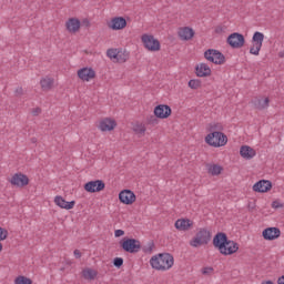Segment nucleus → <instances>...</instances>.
<instances>
[{
	"label": "nucleus",
	"mask_w": 284,
	"mask_h": 284,
	"mask_svg": "<svg viewBox=\"0 0 284 284\" xmlns=\"http://www.w3.org/2000/svg\"><path fill=\"white\" fill-rule=\"evenodd\" d=\"M54 203L55 205H58V207H61L62 210H72L74 205H77L75 201L68 202L61 195H57L54 197Z\"/></svg>",
	"instance_id": "nucleus-19"
},
{
	"label": "nucleus",
	"mask_w": 284,
	"mask_h": 284,
	"mask_svg": "<svg viewBox=\"0 0 284 284\" xmlns=\"http://www.w3.org/2000/svg\"><path fill=\"white\" fill-rule=\"evenodd\" d=\"M212 241V233L207 229H200L195 236L190 241L191 247H201Z\"/></svg>",
	"instance_id": "nucleus-4"
},
{
	"label": "nucleus",
	"mask_w": 284,
	"mask_h": 284,
	"mask_svg": "<svg viewBox=\"0 0 284 284\" xmlns=\"http://www.w3.org/2000/svg\"><path fill=\"white\" fill-rule=\"evenodd\" d=\"M195 74L196 77H211L212 75V69H210V65L206 63H200L195 67Z\"/></svg>",
	"instance_id": "nucleus-22"
},
{
	"label": "nucleus",
	"mask_w": 284,
	"mask_h": 284,
	"mask_svg": "<svg viewBox=\"0 0 284 284\" xmlns=\"http://www.w3.org/2000/svg\"><path fill=\"white\" fill-rule=\"evenodd\" d=\"M272 190V181L268 180H260L253 185L254 192L265 193Z\"/></svg>",
	"instance_id": "nucleus-17"
},
{
	"label": "nucleus",
	"mask_w": 284,
	"mask_h": 284,
	"mask_svg": "<svg viewBox=\"0 0 284 284\" xmlns=\"http://www.w3.org/2000/svg\"><path fill=\"white\" fill-rule=\"evenodd\" d=\"M212 272H214L213 267H204V268H202V274H204V275L212 274Z\"/></svg>",
	"instance_id": "nucleus-38"
},
{
	"label": "nucleus",
	"mask_w": 284,
	"mask_h": 284,
	"mask_svg": "<svg viewBox=\"0 0 284 284\" xmlns=\"http://www.w3.org/2000/svg\"><path fill=\"white\" fill-rule=\"evenodd\" d=\"M41 113V108H36L32 110V115L33 116H39V114Z\"/></svg>",
	"instance_id": "nucleus-43"
},
{
	"label": "nucleus",
	"mask_w": 284,
	"mask_h": 284,
	"mask_svg": "<svg viewBox=\"0 0 284 284\" xmlns=\"http://www.w3.org/2000/svg\"><path fill=\"white\" fill-rule=\"evenodd\" d=\"M8 239V230L0 227V241H6Z\"/></svg>",
	"instance_id": "nucleus-36"
},
{
	"label": "nucleus",
	"mask_w": 284,
	"mask_h": 284,
	"mask_svg": "<svg viewBox=\"0 0 284 284\" xmlns=\"http://www.w3.org/2000/svg\"><path fill=\"white\" fill-rule=\"evenodd\" d=\"M172 114V108L168 104L156 105L154 109V115L156 119H168Z\"/></svg>",
	"instance_id": "nucleus-13"
},
{
	"label": "nucleus",
	"mask_w": 284,
	"mask_h": 284,
	"mask_svg": "<svg viewBox=\"0 0 284 284\" xmlns=\"http://www.w3.org/2000/svg\"><path fill=\"white\" fill-rule=\"evenodd\" d=\"M223 31V29L221 28V27H217L216 29H215V32H222Z\"/></svg>",
	"instance_id": "nucleus-45"
},
{
	"label": "nucleus",
	"mask_w": 284,
	"mask_h": 284,
	"mask_svg": "<svg viewBox=\"0 0 284 284\" xmlns=\"http://www.w3.org/2000/svg\"><path fill=\"white\" fill-rule=\"evenodd\" d=\"M84 278H89L90 281H93V278H97V272H94L92 268H87L82 272Z\"/></svg>",
	"instance_id": "nucleus-29"
},
{
	"label": "nucleus",
	"mask_w": 284,
	"mask_h": 284,
	"mask_svg": "<svg viewBox=\"0 0 284 284\" xmlns=\"http://www.w3.org/2000/svg\"><path fill=\"white\" fill-rule=\"evenodd\" d=\"M204 58L206 61H210L211 63H215V65H223L225 63V55L215 49H207L204 52Z\"/></svg>",
	"instance_id": "nucleus-7"
},
{
	"label": "nucleus",
	"mask_w": 284,
	"mask_h": 284,
	"mask_svg": "<svg viewBox=\"0 0 284 284\" xmlns=\"http://www.w3.org/2000/svg\"><path fill=\"white\" fill-rule=\"evenodd\" d=\"M205 143L212 148H223L227 144V135L221 131H214L205 136Z\"/></svg>",
	"instance_id": "nucleus-3"
},
{
	"label": "nucleus",
	"mask_w": 284,
	"mask_h": 284,
	"mask_svg": "<svg viewBox=\"0 0 284 284\" xmlns=\"http://www.w3.org/2000/svg\"><path fill=\"white\" fill-rule=\"evenodd\" d=\"M0 252H3V244L0 242Z\"/></svg>",
	"instance_id": "nucleus-46"
},
{
	"label": "nucleus",
	"mask_w": 284,
	"mask_h": 284,
	"mask_svg": "<svg viewBox=\"0 0 284 284\" xmlns=\"http://www.w3.org/2000/svg\"><path fill=\"white\" fill-rule=\"evenodd\" d=\"M14 284H32V281L29 277L19 275L18 277H16Z\"/></svg>",
	"instance_id": "nucleus-30"
},
{
	"label": "nucleus",
	"mask_w": 284,
	"mask_h": 284,
	"mask_svg": "<svg viewBox=\"0 0 284 284\" xmlns=\"http://www.w3.org/2000/svg\"><path fill=\"white\" fill-rule=\"evenodd\" d=\"M113 265L114 267H118V270L123 267V257H115L113 260Z\"/></svg>",
	"instance_id": "nucleus-35"
},
{
	"label": "nucleus",
	"mask_w": 284,
	"mask_h": 284,
	"mask_svg": "<svg viewBox=\"0 0 284 284\" xmlns=\"http://www.w3.org/2000/svg\"><path fill=\"white\" fill-rule=\"evenodd\" d=\"M133 130L136 134H145V125L143 124L134 125Z\"/></svg>",
	"instance_id": "nucleus-33"
},
{
	"label": "nucleus",
	"mask_w": 284,
	"mask_h": 284,
	"mask_svg": "<svg viewBox=\"0 0 284 284\" xmlns=\"http://www.w3.org/2000/svg\"><path fill=\"white\" fill-rule=\"evenodd\" d=\"M129 54L125 51H118V55L115 58V61H118V63H125L129 59Z\"/></svg>",
	"instance_id": "nucleus-28"
},
{
	"label": "nucleus",
	"mask_w": 284,
	"mask_h": 284,
	"mask_svg": "<svg viewBox=\"0 0 284 284\" xmlns=\"http://www.w3.org/2000/svg\"><path fill=\"white\" fill-rule=\"evenodd\" d=\"M248 207H251V210H254V206H250V205H248Z\"/></svg>",
	"instance_id": "nucleus-48"
},
{
	"label": "nucleus",
	"mask_w": 284,
	"mask_h": 284,
	"mask_svg": "<svg viewBox=\"0 0 284 284\" xmlns=\"http://www.w3.org/2000/svg\"><path fill=\"white\" fill-rule=\"evenodd\" d=\"M120 247L129 254H139L141 252V241L136 239L123 237L120 241Z\"/></svg>",
	"instance_id": "nucleus-5"
},
{
	"label": "nucleus",
	"mask_w": 284,
	"mask_h": 284,
	"mask_svg": "<svg viewBox=\"0 0 284 284\" xmlns=\"http://www.w3.org/2000/svg\"><path fill=\"white\" fill-rule=\"evenodd\" d=\"M240 154L242 159H246V161H250L256 156V151L251 146L243 145L240 149Z\"/></svg>",
	"instance_id": "nucleus-23"
},
{
	"label": "nucleus",
	"mask_w": 284,
	"mask_h": 284,
	"mask_svg": "<svg viewBox=\"0 0 284 284\" xmlns=\"http://www.w3.org/2000/svg\"><path fill=\"white\" fill-rule=\"evenodd\" d=\"M78 77L81 81H90L97 77V72L92 68H82L78 71Z\"/></svg>",
	"instance_id": "nucleus-18"
},
{
	"label": "nucleus",
	"mask_w": 284,
	"mask_h": 284,
	"mask_svg": "<svg viewBox=\"0 0 284 284\" xmlns=\"http://www.w3.org/2000/svg\"><path fill=\"white\" fill-rule=\"evenodd\" d=\"M115 128H116V121L110 118H105L99 124V129L101 130V132H112V130H114Z\"/></svg>",
	"instance_id": "nucleus-20"
},
{
	"label": "nucleus",
	"mask_w": 284,
	"mask_h": 284,
	"mask_svg": "<svg viewBox=\"0 0 284 284\" xmlns=\"http://www.w3.org/2000/svg\"><path fill=\"white\" fill-rule=\"evenodd\" d=\"M73 254H74L75 258H81V251L74 250Z\"/></svg>",
	"instance_id": "nucleus-44"
},
{
	"label": "nucleus",
	"mask_w": 284,
	"mask_h": 284,
	"mask_svg": "<svg viewBox=\"0 0 284 284\" xmlns=\"http://www.w3.org/2000/svg\"><path fill=\"white\" fill-rule=\"evenodd\" d=\"M149 123H151V125H156V123H159V120H156V115H152L149 119Z\"/></svg>",
	"instance_id": "nucleus-41"
},
{
	"label": "nucleus",
	"mask_w": 284,
	"mask_h": 284,
	"mask_svg": "<svg viewBox=\"0 0 284 284\" xmlns=\"http://www.w3.org/2000/svg\"><path fill=\"white\" fill-rule=\"evenodd\" d=\"M213 246L223 256H232L239 252V243L227 239V234L219 232L213 237Z\"/></svg>",
	"instance_id": "nucleus-1"
},
{
	"label": "nucleus",
	"mask_w": 284,
	"mask_h": 284,
	"mask_svg": "<svg viewBox=\"0 0 284 284\" xmlns=\"http://www.w3.org/2000/svg\"><path fill=\"white\" fill-rule=\"evenodd\" d=\"M189 88H191V90H199V88H201V80H190Z\"/></svg>",
	"instance_id": "nucleus-31"
},
{
	"label": "nucleus",
	"mask_w": 284,
	"mask_h": 284,
	"mask_svg": "<svg viewBox=\"0 0 284 284\" xmlns=\"http://www.w3.org/2000/svg\"><path fill=\"white\" fill-rule=\"evenodd\" d=\"M9 183H11V185L14 187H26V185L30 183V179L23 173H16L9 180Z\"/></svg>",
	"instance_id": "nucleus-11"
},
{
	"label": "nucleus",
	"mask_w": 284,
	"mask_h": 284,
	"mask_svg": "<svg viewBox=\"0 0 284 284\" xmlns=\"http://www.w3.org/2000/svg\"><path fill=\"white\" fill-rule=\"evenodd\" d=\"M124 234H125V231H123V230H115V232H114L115 239L124 236Z\"/></svg>",
	"instance_id": "nucleus-37"
},
{
	"label": "nucleus",
	"mask_w": 284,
	"mask_h": 284,
	"mask_svg": "<svg viewBox=\"0 0 284 284\" xmlns=\"http://www.w3.org/2000/svg\"><path fill=\"white\" fill-rule=\"evenodd\" d=\"M226 43L233 48V50H240V48L245 45V36L239 32L231 33L226 39Z\"/></svg>",
	"instance_id": "nucleus-8"
},
{
	"label": "nucleus",
	"mask_w": 284,
	"mask_h": 284,
	"mask_svg": "<svg viewBox=\"0 0 284 284\" xmlns=\"http://www.w3.org/2000/svg\"><path fill=\"white\" fill-rule=\"evenodd\" d=\"M142 43L144 44V48H146V50L150 52H159V50H161V42H159L154 36L143 34Z\"/></svg>",
	"instance_id": "nucleus-9"
},
{
	"label": "nucleus",
	"mask_w": 284,
	"mask_h": 284,
	"mask_svg": "<svg viewBox=\"0 0 284 284\" xmlns=\"http://www.w3.org/2000/svg\"><path fill=\"white\" fill-rule=\"evenodd\" d=\"M85 192L94 194V192H103L105 190V182L103 180L89 181L84 184Z\"/></svg>",
	"instance_id": "nucleus-10"
},
{
	"label": "nucleus",
	"mask_w": 284,
	"mask_h": 284,
	"mask_svg": "<svg viewBox=\"0 0 284 284\" xmlns=\"http://www.w3.org/2000/svg\"><path fill=\"white\" fill-rule=\"evenodd\" d=\"M248 207H251V210H254V206H250V205H248Z\"/></svg>",
	"instance_id": "nucleus-47"
},
{
	"label": "nucleus",
	"mask_w": 284,
	"mask_h": 284,
	"mask_svg": "<svg viewBox=\"0 0 284 284\" xmlns=\"http://www.w3.org/2000/svg\"><path fill=\"white\" fill-rule=\"evenodd\" d=\"M80 26H82V28H90V20L83 19L82 22H80Z\"/></svg>",
	"instance_id": "nucleus-40"
},
{
	"label": "nucleus",
	"mask_w": 284,
	"mask_h": 284,
	"mask_svg": "<svg viewBox=\"0 0 284 284\" xmlns=\"http://www.w3.org/2000/svg\"><path fill=\"white\" fill-rule=\"evenodd\" d=\"M248 207H251V210H254V206H250V205H248Z\"/></svg>",
	"instance_id": "nucleus-49"
},
{
	"label": "nucleus",
	"mask_w": 284,
	"mask_h": 284,
	"mask_svg": "<svg viewBox=\"0 0 284 284\" xmlns=\"http://www.w3.org/2000/svg\"><path fill=\"white\" fill-rule=\"evenodd\" d=\"M253 105L256 110H265V108H270V98H255V100H253Z\"/></svg>",
	"instance_id": "nucleus-25"
},
{
	"label": "nucleus",
	"mask_w": 284,
	"mask_h": 284,
	"mask_svg": "<svg viewBox=\"0 0 284 284\" xmlns=\"http://www.w3.org/2000/svg\"><path fill=\"white\" fill-rule=\"evenodd\" d=\"M194 227V222L190 219H179L175 222V230L179 232H190Z\"/></svg>",
	"instance_id": "nucleus-14"
},
{
	"label": "nucleus",
	"mask_w": 284,
	"mask_h": 284,
	"mask_svg": "<svg viewBox=\"0 0 284 284\" xmlns=\"http://www.w3.org/2000/svg\"><path fill=\"white\" fill-rule=\"evenodd\" d=\"M207 172L212 176H219V174H221L223 172V168L219 164H209Z\"/></svg>",
	"instance_id": "nucleus-27"
},
{
	"label": "nucleus",
	"mask_w": 284,
	"mask_h": 284,
	"mask_svg": "<svg viewBox=\"0 0 284 284\" xmlns=\"http://www.w3.org/2000/svg\"><path fill=\"white\" fill-rule=\"evenodd\" d=\"M262 236L265 241H276L281 236V229L267 227L262 232Z\"/></svg>",
	"instance_id": "nucleus-15"
},
{
	"label": "nucleus",
	"mask_w": 284,
	"mask_h": 284,
	"mask_svg": "<svg viewBox=\"0 0 284 284\" xmlns=\"http://www.w3.org/2000/svg\"><path fill=\"white\" fill-rule=\"evenodd\" d=\"M40 85L43 92H50V89L54 85V79L52 78H42L40 80Z\"/></svg>",
	"instance_id": "nucleus-26"
},
{
	"label": "nucleus",
	"mask_w": 284,
	"mask_h": 284,
	"mask_svg": "<svg viewBox=\"0 0 284 284\" xmlns=\"http://www.w3.org/2000/svg\"><path fill=\"white\" fill-rule=\"evenodd\" d=\"M118 54H119V50L116 49H109L106 51V57H109V59H116Z\"/></svg>",
	"instance_id": "nucleus-34"
},
{
	"label": "nucleus",
	"mask_w": 284,
	"mask_h": 284,
	"mask_svg": "<svg viewBox=\"0 0 284 284\" xmlns=\"http://www.w3.org/2000/svg\"><path fill=\"white\" fill-rule=\"evenodd\" d=\"M272 207H274V210H278V207H283V204H281L278 201H273Z\"/></svg>",
	"instance_id": "nucleus-42"
},
{
	"label": "nucleus",
	"mask_w": 284,
	"mask_h": 284,
	"mask_svg": "<svg viewBox=\"0 0 284 284\" xmlns=\"http://www.w3.org/2000/svg\"><path fill=\"white\" fill-rule=\"evenodd\" d=\"M126 27H128V20H125V18L123 17H115L111 19L109 23V28H111V30H123Z\"/></svg>",
	"instance_id": "nucleus-16"
},
{
	"label": "nucleus",
	"mask_w": 284,
	"mask_h": 284,
	"mask_svg": "<svg viewBox=\"0 0 284 284\" xmlns=\"http://www.w3.org/2000/svg\"><path fill=\"white\" fill-rule=\"evenodd\" d=\"M65 28L68 32L75 34V32L81 29V20H79L78 18H70L65 22Z\"/></svg>",
	"instance_id": "nucleus-21"
},
{
	"label": "nucleus",
	"mask_w": 284,
	"mask_h": 284,
	"mask_svg": "<svg viewBox=\"0 0 284 284\" xmlns=\"http://www.w3.org/2000/svg\"><path fill=\"white\" fill-rule=\"evenodd\" d=\"M16 97H23V88L18 87L14 91Z\"/></svg>",
	"instance_id": "nucleus-39"
},
{
	"label": "nucleus",
	"mask_w": 284,
	"mask_h": 284,
	"mask_svg": "<svg viewBox=\"0 0 284 284\" xmlns=\"http://www.w3.org/2000/svg\"><path fill=\"white\" fill-rule=\"evenodd\" d=\"M119 201L124 205H132L136 201V195L131 190H123L119 194Z\"/></svg>",
	"instance_id": "nucleus-12"
},
{
	"label": "nucleus",
	"mask_w": 284,
	"mask_h": 284,
	"mask_svg": "<svg viewBox=\"0 0 284 284\" xmlns=\"http://www.w3.org/2000/svg\"><path fill=\"white\" fill-rule=\"evenodd\" d=\"M144 254H152L154 250V242H149L146 246H143Z\"/></svg>",
	"instance_id": "nucleus-32"
},
{
	"label": "nucleus",
	"mask_w": 284,
	"mask_h": 284,
	"mask_svg": "<svg viewBox=\"0 0 284 284\" xmlns=\"http://www.w3.org/2000/svg\"><path fill=\"white\" fill-rule=\"evenodd\" d=\"M178 34L180 39H182V41H190L194 38V29L190 27H184L179 30Z\"/></svg>",
	"instance_id": "nucleus-24"
},
{
	"label": "nucleus",
	"mask_w": 284,
	"mask_h": 284,
	"mask_svg": "<svg viewBox=\"0 0 284 284\" xmlns=\"http://www.w3.org/2000/svg\"><path fill=\"white\" fill-rule=\"evenodd\" d=\"M150 265L158 272H168L174 266V256L170 253H160L151 257Z\"/></svg>",
	"instance_id": "nucleus-2"
},
{
	"label": "nucleus",
	"mask_w": 284,
	"mask_h": 284,
	"mask_svg": "<svg viewBox=\"0 0 284 284\" xmlns=\"http://www.w3.org/2000/svg\"><path fill=\"white\" fill-rule=\"evenodd\" d=\"M263 41H265V34L260 31H255L252 38L253 45L250 48V54L258 57L261 49L263 48Z\"/></svg>",
	"instance_id": "nucleus-6"
}]
</instances>
